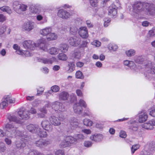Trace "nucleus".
Instances as JSON below:
<instances>
[{"label":"nucleus","instance_id":"obj_1","mask_svg":"<svg viewBox=\"0 0 155 155\" xmlns=\"http://www.w3.org/2000/svg\"><path fill=\"white\" fill-rule=\"evenodd\" d=\"M81 39L78 37H71L68 40V42L70 45L73 47L78 46L81 43Z\"/></svg>","mask_w":155,"mask_h":155},{"label":"nucleus","instance_id":"obj_2","mask_svg":"<svg viewBox=\"0 0 155 155\" xmlns=\"http://www.w3.org/2000/svg\"><path fill=\"white\" fill-rule=\"evenodd\" d=\"M76 139L71 136H69L66 137L65 141L61 143V145L63 147L70 146L71 144L75 143Z\"/></svg>","mask_w":155,"mask_h":155},{"label":"nucleus","instance_id":"obj_3","mask_svg":"<svg viewBox=\"0 0 155 155\" xmlns=\"http://www.w3.org/2000/svg\"><path fill=\"white\" fill-rule=\"evenodd\" d=\"M57 15L59 17L64 19H68L71 16V14L69 12L61 9L58 10Z\"/></svg>","mask_w":155,"mask_h":155},{"label":"nucleus","instance_id":"obj_4","mask_svg":"<svg viewBox=\"0 0 155 155\" xmlns=\"http://www.w3.org/2000/svg\"><path fill=\"white\" fill-rule=\"evenodd\" d=\"M78 32L79 35L83 38H87L88 36L87 30L85 27H81L78 30Z\"/></svg>","mask_w":155,"mask_h":155},{"label":"nucleus","instance_id":"obj_5","mask_svg":"<svg viewBox=\"0 0 155 155\" xmlns=\"http://www.w3.org/2000/svg\"><path fill=\"white\" fill-rule=\"evenodd\" d=\"M13 49L16 50L17 54L22 56H30V54L28 51H26L25 53H24L23 51L21 50L20 47L17 44H14L13 46Z\"/></svg>","mask_w":155,"mask_h":155},{"label":"nucleus","instance_id":"obj_6","mask_svg":"<svg viewBox=\"0 0 155 155\" xmlns=\"http://www.w3.org/2000/svg\"><path fill=\"white\" fill-rule=\"evenodd\" d=\"M154 126H155V120H149L147 122L143 124L142 125V127L149 130L153 129Z\"/></svg>","mask_w":155,"mask_h":155},{"label":"nucleus","instance_id":"obj_7","mask_svg":"<svg viewBox=\"0 0 155 155\" xmlns=\"http://www.w3.org/2000/svg\"><path fill=\"white\" fill-rule=\"evenodd\" d=\"M148 115L145 110L141 111L139 114L138 121L140 123H143L147 119Z\"/></svg>","mask_w":155,"mask_h":155},{"label":"nucleus","instance_id":"obj_8","mask_svg":"<svg viewBox=\"0 0 155 155\" xmlns=\"http://www.w3.org/2000/svg\"><path fill=\"white\" fill-rule=\"evenodd\" d=\"M18 114L19 117L22 119H27L29 118L28 112L25 110L23 108L20 110L18 111Z\"/></svg>","mask_w":155,"mask_h":155},{"label":"nucleus","instance_id":"obj_9","mask_svg":"<svg viewBox=\"0 0 155 155\" xmlns=\"http://www.w3.org/2000/svg\"><path fill=\"white\" fill-rule=\"evenodd\" d=\"M108 15L114 17L117 14V8L116 6L112 5L109 6L108 8Z\"/></svg>","mask_w":155,"mask_h":155},{"label":"nucleus","instance_id":"obj_10","mask_svg":"<svg viewBox=\"0 0 155 155\" xmlns=\"http://www.w3.org/2000/svg\"><path fill=\"white\" fill-rule=\"evenodd\" d=\"M34 23L33 22H28L24 24L23 28L25 30L30 31L34 28Z\"/></svg>","mask_w":155,"mask_h":155},{"label":"nucleus","instance_id":"obj_11","mask_svg":"<svg viewBox=\"0 0 155 155\" xmlns=\"http://www.w3.org/2000/svg\"><path fill=\"white\" fill-rule=\"evenodd\" d=\"M50 120L51 123L54 125L59 126L61 124V121L57 117L51 116Z\"/></svg>","mask_w":155,"mask_h":155},{"label":"nucleus","instance_id":"obj_12","mask_svg":"<svg viewBox=\"0 0 155 155\" xmlns=\"http://www.w3.org/2000/svg\"><path fill=\"white\" fill-rule=\"evenodd\" d=\"M68 94L65 92H62L59 94V99L61 100H67L69 97Z\"/></svg>","mask_w":155,"mask_h":155},{"label":"nucleus","instance_id":"obj_13","mask_svg":"<svg viewBox=\"0 0 155 155\" xmlns=\"http://www.w3.org/2000/svg\"><path fill=\"white\" fill-rule=\"evenodd\" d=\"M6 127L12 134L14 133L16 130V127L13 125V124H8L5 126Z\"/></svg>","mask_w":155,"mask_h":155},{"label":"nucleus","instance_id":"obj_14","mask_svg":"<svg viewBox=\"0 0 155 155\" xmlns=\"http://www.w3.org/2000/svg\"><path fill=\"white\" fill-rule=\"evenodd\" d=\"M0 9L3 12H6L8 14L12 13V11L10 7L7 6H4L0 8Z\"/></svg>","mask_w":155,"mask_h":155},{"label":"nucleus","instance_id":"obj_15","mask_svg":"<svg viewBox=\"0 0 155 155\" xmlns=\"http://www.w3.org/2000/svg\"><path fill=\"white\" fill-rule=\"evenodd\" d=\"M41 125L43 128L45 130H49L51 126L49 121L46 120L42 121Z\"/></svg>","mask_w":155,"mask_h":155},{"label":"nucleus","instance_id":"obj_16","mask_svg":"<svg viewBox=\"0 0 155 155\" xmlns=\"http://www.w3.org/2000/svg\"><path fill=\"white\" fill-rule=\"evenodd\" d=\"M46 38L48 41L54 40L57 39V36L55 34L51 32L48 35Z\"/></svg>","mask_w":155,"mask_h":155},{"label":"nucleus","instance_id":"obj_17","mask_svg":"<svg viewBox=\"0 0 155 155\" xmlns=\"http://www.w3.org/2000/svg\"><path fill=\"white\" fill-rule=\"evenodd\" d=\"M102 138V136L101 134L92 135L90 137V139L91 140L95 141L100 140Z\"/></svg>","mask_w":155,"mask_h":155},{"label":"nucleus","instance_id":"obj_18","mask_svg":"<svg viewBox=\"0 0 155 155\" xmlns=\"http://www.w3.org/2000/svg\"><path fill=\"white\" fill-rule=\"evenodd\" d=\"M51 31V29L49 28H46L43 29L40 31L41 34L47 37L48 35Z\"/></svg>","mask_w":155,"mask_h":155},{"label":"nucleus","instance_id":"obj_19","mask_svg":"<svg viewBox=\"0 0 155 155\" xmlns=\"http://www.w3.org/2000/svg\"><path fill=\"white\" fill-rule=\"evenodd\" d=\"M117 46L114 44H109L108 46V49L111 52L116 51L118 49Z\"/></svg>","mask_w":155,"mask_h":155},{"label":"nucleus","instance_id":"obj_20","mask_svg":"<svg viewBox=\"0 0 155 155\" xmlns=\"http://www.w3.org/2000/svg\"><path fill=\"white\" fill-rule=\"evenodd\" d=\"M35 143L37 146L40 147H43L48 144L45 140H39L37 141Z\"/></svg>","mask_w":155,"mask_h":155},{"label":"nucleus","instance_id":"obj_21","mask_svg":"<svg viewBox=\"0 0 155 155\" xmlns=\"http://www.w3.org/2000/svg\"><path fill=\"white\" fill-rule=\"evenodd\" d=\"M40 112L38 114L39 117H45V114L47 113V110L44 107H41L39 110Z\"/></svg>","mask_w":155,"mask_h":155},{"label":"nucleus","instance_id":"obj_22","mask_svg":"<svg viewBox=\"0 0 155 155\" xmlns=\"http://www.w3.org/2000/svg\"><path fill=\"white\" fill-rule=\"evenodd\" d=\"M83 123L84 125L89 127L91 126L93 124L92 121L87 119H85L83 120Z\"/></svg>","mask_w":155,"mask_h":155},{"label":"nucleus","instance_id":"obj_23","mask_svg":"<svg viewBox=\"0 0 155 155\" xmlns=\"http://www.w3.org/2000/svg\"><path fill=\"white\" fill-rule=\"evenodd\" d=\"M135 53V51L134 49H129L125 51V54L128 57H131L134 55Z\"/></svg>","mask_w":155,"mask_h":155},{"label":"nucleus","instance_id":"obj_24","mask_svg":"<svg viewBox=\"0 0 155 155\" xmlns=\"http://www.w3.org/2000/svg\"><path fill=\"white\" fill-rule=\"evenodd\" d=\"M124 65L130 67H134L135 65V64L133 61L127 60L124 61Z\"/></svg>","mask_w":155,"mask_h":155},{"label":"nucleus","instance_id":"obj_25","mask_svg":"<svg viewBox=\"0 0 155 155\" xmlns=\"http://www.w3.org/2000/svg\"><path fill=\"white\" fill-rule=\"evenodd\" d=\"M33 42L30 41H25L23 43V46L25 48H31V45H32Z\"/></svg>","mask_w":155,"mask_h":155},{"label":"nucleus","instance_id":"obj_26","mask_svg":"<svg viewBox=\"0 0 155 155\" xmlns=\"http://www.w3.org/2000/svg\"><path fill=\"white\" fill-rule=\"evenodd\" d=\"M75 77L78 79H83L84 78V76L82 72L78 71L75 73Z\"/></svg>","mask_w":155,"mask_h":155},{"label":"nucleus","instance_id":"obj_27","mask_svg":"<svg viewBox=\"0 0 155 155\" xmlns=\"http://www.w3.org/2000/svg\"><path fill=\"white\" fill-rule=\"evenodd\" d=\"M20 5L18 2H14L13 5V9L17 13H19V8Z\"/></svg>","mask_w":155,"mask_h":155},{"label":"nucleus","instance_id":"obj_28","mask_svg":"<svg viewBox=\"0 0 155 155\" xmlns=\"http://www.w3.org/2000/svg\"><path fill=\"white\" fill-rule=\"evenodd\" d=\"M27 129L30 131L31 132H35V130H36V131L38 130V131L39 130L38 129H35L36 128H35V127L32 124H30L27 126Z\"/></svg>","mask_w":155,"mask_h":155},{"label":"nucleus","instance_id":"obj_29","mask_svg":"<svg viewBox=\"0 0 155 155\" xmlns=\"http://www.w3.org/2000/svg\"><path fill=\"white\" fill-rule=\"evenodd\" d=\"M46 130H47L44 129L40 131L38 133V135L41 137H46L47 135V134Z\"/></svg>","mask_w":155,"mask_h":155},{"label":"nucleus","instance_id":"obj_30","mask_svg":"<svg viewBox=\"0 0 155 155\" xmlns=\"http://www.w3.org/2000/svg\"><path fill=\"white\" fill-rule=\"evenodd\" d=\"M5 100L8 101V103H13L15 102V98L10 97L8 96H5Z\"/></svg>","mask_w":155,"mask_h":155},{"label":"nucleus","instance_id":"obj_31","mask_svg":"<svg viewBox=\"0 0 155 155\" xmlns=\"http://www.w3.org/2000/svg\"><path fill=\"white\" fill-rule=\"evenodd\" d=\"M58 58L59 59L63 61H65L67 59V57L66 55L63 53L59 54L58 56Z\"/></svg>","mask_w":155,"mask_h":155},{"label":"nucleus","instance_id":"obj_32","mask_svg":"<svg viewBox=\"0 0 155 155\" xmlns=\"http://www.w3.org/2000/svg\"><path fill=\"white\" fill-rule=\"evenodd\" d=\"M91 44L96 47L100 46L101 45V43L97 40H94L91 42Z\"/></svg>","mask_w":155,"mask_h":155},{"label":"nucleus","instance_id":"obj_33","mask_svg":"<svg viewBox=\"0 0 155 155\" xmlns=\"http://www.w3.org/2000/svg\"><path fill=\"white\" fill-rule=\"evenodd\" d=\"M27 6L24 4L20 5L19 8V13L20 12V11H25L27 9Z\"/></svg>","mask_w":155,"mask_h":155},{"label":"nucleus","instance_id":"obj_34","mask_svg":"<svg viewBox=\"0 0 155 155\" xmlns=\"http://www.w3.org/2000/svg\"><path fill=\"white\" fill-rule=\"evenodd\" d=\"M51 90L53 92H57L60 90V87L57 85H54L51 87Z\"/></svg>","mask_w":155,"mask_h":155},{"label":"nucleus","instance_id":"obj_35","mask_svg":"<svg viewBox=\"0 0 155 155\" xmlns=\"http://www.w3.org/2000/svg\"><path fill=\"white\" fill-rule=\"evenodd\" d=\"M6 149L5 144L3 142H0V152H4Z\"/></svg>","mask_w":155,"mask_h":155},{"label":"nucleus","instance_id":"obj_36","mask_svg":"<svg viewBox=\"0 0 155 155\" xmlns=\"http://www.w3.org/2000/svg\"><path fill=\"white\" fill-rule=\"evenodd\" d=\"M140 147V145L139 144H135L132 146L131 148L132 153H133L134 152L138 149Z\"/></svg>","mask_w":155,"mask_h":155},{"label":"nucleus","instance_id":"obj_37","mask_svg":"<svg viewBox=\"0 0 155 155\" xmlns=\"http://www.w3.org/2000/svg\"><path fill=\"white\" fill-rule=\"evenodd\" d=\"M58 50L56 48H52L50 50L49 53L51 54H57Z\"/></svg>","mask_w":155,"mask_h":155},{"label":"nucleus","instance_id":"obj_38","mask_svg":"<svg viewBox=\"0 0 155 155\" xmlns=\"http://www.w3.org/2000/svg\"><path fill=\"white\" fill-rule=\"evenodd\" d=\"M148 35L150 36H153L155 35V27L150 30L148 33Z\"/></svg>","mask_w":155,"mask_h":155},{"label":"nucleus","instance_id":"obj_39","mask_svg":"<svg viewBox=\"0 0 155 155\" xmlns=\"http://www.w3.org/2000/svg\"><path fill=\"white\" fill-rule=\"evenodd\" d=\"M150 12L151 15L155 13V6L153 5H150L149 6Z\"/></svg>","mask_w":155,"mask_h":155},{"label":"nucleus","instance_id":"obj_40","mask_svg":"<svg viewBox=\"0 0 155 155\" xmlns=\"http://www.w3.org/2000/svg\"><path fill=\"white\" fill-rule=\"evenodd\" d=\"M74 110L76 113L80 114L81 112L82 108L81 107H74Z\"/></svg>","mask_w":155,"mask_h":155},{"label":"nucleus","instance_id":"obj_41","mask_svg":"<svg viewBox=\"0 0 155 155\" xmlns=\"http://www.w3.org/2000/svg\"><path fill=\"white\" fill-rule=\"evenodd\" d=\"M11 120L10 119V121H13L17 123L21 124V121L18 118L15 117H11Z\"/></svg>","mask_w":155,"mask_h":155},{"label":"nucleus","instance_id":"obj_42","mask_svg":"<svg viewBox=\"0 0 155 155\" xmlns=\"http://www.w3.org/2000/svg\"><path fill=\"white\" fill-rule=\"evenodd\" d=\"M7 27L6 26L3 25L0 27V34L4 33L6 31Z\"/></svg>","mask_w":155,"mask_h":155},{"label":"nucleus","instance_id":"obj_43","mask_svg":"<svg viewBox=\"0 0 155 155\" xmlns=\"http://www.w3.org/2000/svg\"><path fill=\"white\" fill-rule=\"evenodd\" d=\"M78 106H79L81 107L85 106L87 105L85 102L82 100H80L78 103Z\"/></svg>","mask_w":155,"mask_h":155},{"label":"nucleus","instance_id":"obj_44","mask_svg":"<svg viewBox=\"0 0 155 155\" xmlns=\"http://www.w3.org/2000/svg\"><path fill=\"white\" fill-rule=\"evenodd\" d=\"M90 2L91 5L93 7H96L97 5V0H90Z\"/></svg>","mask_w":155,"mask_h":155},{"label":"nucleus","instance_id":"obj_45","mask_svg":"<svg viewBox=\"0 0 155 155\" xmlns=\"http://www.w3.org/2000/svg\"><path fill=\"white\" fill-rule=\"evenodd\" d=\"M8 101H6L5 99V97H4V100L1 103L0 106L2 107H5L8 106Z\"/></svg>","mask_w":155,"mask_h":155},{"label":"nucleus","instance_id":"obj_46","mask_svg":"<svg viewBox=\"0 0 155 155\" xmlns=\"http://www.w3.org/2000/svg\"><path fill=\"white\" fill-rule=\"evenodd\" d=\"M69 71L71 72H72L75 69V65L73 63H71L69 64Z\"/></svg>","mask_w":155,"mask_h":155},{"label":"nucleus","instance_id":"obj_47","mask_svg":"<svg viewBox=\"0 0 155 155\" xmlns=\"http://www.w3.org/2000/svg\"><path fill=\"white\" fill-rule=\"evenodd\" d=\"M61 50L64 52H65L68 49V46L66 44L62 45L61 46Z\"/></svg>","mask_w":155,"mask_h":155},{"label":"nucleus","instance_id":"obj_48","mask_svg":"<svg viewBox=\"0 0 155 155\" xmlns=\"http://www.w3.org/2000/svg\"><path fill=\"white\" fill-rule=\"evenodd\" d=\"M110 21V20L109 18H106L104 20V27H107L109 25Z\"/></svg>","mask_w":155,"mask_h":155},{"label":"nucleus","instance_id":"obj_49","mask_svg":"<svg viewBox=\"0 0 155 155\" xmlns=\"http://www.w3.org/2000/svg\"><path fill=\"white\" fill-rule=\"evenodd\" d=\"M6 17L2 14H0V22H3L6 20Z\"/></svg>","mask_w":155,"mask_h":155},{"label":"nucleus","instance_id":"obj_50","mask_svg":"<svg viewBox=\"0 0 155 155\" xmlns=\"http://www.w3.org/2000/svg\"><path fill=\"white\" fill-rule=\"evenodd\" d=\"M77 100V97L76 95H74L72 97H71L69 99L70 102L71 103L74 102L76 101Z\"/></svg>","mask_w":155,"mask_h":155},{"label":"nucleus","instance_id":"obj_51","mask_svg":"<svg viewBox=\"0 0 155 155\" xmlns=\"http://www.w3.org/2000/svg\"><path fill=\"white\" fill-rule=\"evenodd\" d=\"M120 137L123 138L126 137V134L125 132L124 131H121L120 133Z\"/></svg>","mask_w":155,"mask_h":155},{"label":"nucleus","instance_id":"obj_52","mask_svg":"<svg viewBox=\"0 0 155 155\" xmlns=\"http://www.w3.org/2000/svg\"><path fill=\"white\" fill-rule=\"evenodd\" d=\"M77 95L80 97H82L83 96V93L82 91L80 89H77L76 91Z\"/></svg>","mask_w":155,"mask_h":155},{"label":"nucleus","instance_id":"obj_53","mask_svg":"<svg viewBox=\"0 0 155 155\" xmlns=\"http://www.w3.org/2000/svg\"><path fill=\"white\" fill-rule=\"evenodd\" d=\"M82 131L87 134H90L91 133V130L89 129H83L82 130Z\"/></svg>","mask_w":155,"mask_h":155},{"label":"nucleus","instance_id":"obj_54","mask_svg":"<svg viewBox=\"0 0 155 155\" xmlns=\"http://www.w3.org/2000/svg\"><path fill=\"white\" fill-rule=\"evenodd\" d=\"M56 155H64V152L62 150H58L55 153Z\"/></svg>","mask_w":155,"mask_h":155},{"label":"nucleus","instance_id":"obj_55","mask_svg":"<svg viewBox=\"0 0 155 155\" xmlns=\"http://www.w3.org/2000/svg\"><path fill=\"white\" fill-rule=\"evenodd\" d=\"M84 65V63L81 61H78L76 63V65L77 67H81L83 66Z\"/></svg>","mask_w":155,"mask_h":155},{"label":"nucleus","instance_id":"obj_56","mask_svg":"<svg viewBox=\"0 0 155 155\" xmlns=\"http://www.w3.org/2000/svg\"><path fill=\"white\" fill-rule=\"evenodd\" d=\"M84 146L86 147H90L91 145V143L89 141H85L84 143Z\"/></svg>","mask_w":155,"mask_h":155},{"label":"nucleus","instance_id":"obj_57","mask_svg":"<svg viewBox=\"0 0 155 155\" xmlns=\"http://www.w3.org/2000/svg\"><path fill=\"white\" fill-rule=\"evenodd\" d=\"M6 54V51L5 49H2L0 51V54L3 56H5Z\"/></svg>","mask_w":155,"mask_h":155},{"label":"nucleus","instance_id":"obj_58","mask_svg":"<svg viewBox=\"0 0 155 155\" xmlns=\"http://www.w3.org/2000/svg\"><path fill=\"white\" fill-rule=\"evenodd\" d=\"M27 155H39V153L37 154L35 151H31L29 152Z\"/></svg>","mask_w":155,"mask_h":155},{"label":"nucleus","instance_id":"obj_59","mask_svg":"<svg viewBox=\"0 0 155 155\" xmlns=\"http://www.w3.org/2000/svg\"><path fill=\"white\" fill-rule=\"evenodd\" d=\"M149 114L150 115L155 117V109L151 110Z\"/></svg>","mask_w":155,"mask_h":155},{"label":"nucleus","instance_id":"obj_60","mask_svg":"<svg viewBox=\"0 0 155 155\" xmlns=\"http://www.w3.org/2000/svg\"><path fill=\"white\" fill-rule=\"evenodd\" d=\"M149 24V23L147 21H144L142 22V25L144 27L148 26Z\"/></svg>","mask_w":155,"mask_h":155},{"label":"nucleus","instance_id":"obj_61","mask_svg":"<svg viewBox=\"0 0 155 155\" xmlns=\"http://www.w3.org/2000/svg\"><path fill=\"white\" fill-rule=\"evenodd\" d=\"M5 140L6 144L8 145L10 144L11 143V140L8 138H6Z\"/></svg>","mask_w":155,"mask_h":155},{"label":"nucleus","instance_id":"obj_62","mask_svg":"<svg viewBox=\"0 0 155 155\" xmlns=\"http://www.w3.org/2000/svg\"><path fill=\"white\" fill-rule=\"evenodd\" d=\"M43 18V16L41 15H38L36 17V19L38 21H40L42 20Z\"/></svg>","mask_w":155,"mask_h":155},{"label":"nucleus","instance_id":"obj_63","mask_svg":"<svg viewBox=\"0 0 155 155\" xmlns=\"http://www.w3.org/2000/svg\"><path fill=\"white\" fill-rule=\"evenodd\" d=\"M86 24L88 27L91 28L93 26V25L91 23V22L89 21H86Z\"/></svg>","mask_w":155,"mask_h":155},{"label":"nucleus","instance_id":"obj_64","mask_svg":"<svg viewBox=\"0 0 155 155\" xmlns=\"http://www.w3.org/2000/svg\"><path fill=\"white\" fill-rule=\"evenodd\" d=\"M43 91H44L43 88H41L40 89L38 90L37 94L38 95L41 94L43 93Z\"/></svg>","mask_w":155,"mask_h":155}]
</instances>
